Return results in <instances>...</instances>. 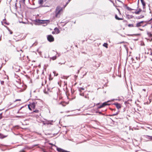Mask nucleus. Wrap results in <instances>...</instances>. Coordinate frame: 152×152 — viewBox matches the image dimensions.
Here are the masks:
<instances>
[{
	"mask_svg": "<svg viewBox=\"0 0 152 152\" xmlns=\"http://www.w3.org/2000/svg\"><path fill=\"white\" fill-rule=\"evenodd\" d=\"M62 8L59 6L57 7L55 11V16L56 17H59L60 13L62 12Z\"/></svg>",
	"mask_w": 152,
	"mask_h": 152,
	"instance_id": "f257e3e1",
	"label": "nucleus"
},
{
	"mask_svg": "<svg viewBox=\"0 0 152 152\" xmlns=\"http://www.w3.org/2000/svg\"><path fill=\"white\" fill-rule=\"evenodd\" d=\"M35 22L36 23H41V24H45L46 26L48 23L50 22V20H40L39 19H36L35 20Z\"/></svg>",
	"mask_w": 152,
	"mask_h": 152,
	"instance_id": "f03ea898",
	"label": "nucleus"
},
{
	"mask_svg": "<svg viewBox=\"0 0 152 152\" xmlns=\"http://www.w3.org/2000/svg\"><path fill=\"white\" fill-rule=\"evenodd\" d=\"M37 101H40L41 100L40 99H38L37 100H35L32 103L29 104L32 108H33V109H34L36 106V104H37L38 102Z\"/></svg>",
	"mask_w": 152,
	"mask_h": 152,
	"instance_id": "7ed1b4c3",
	"label": "nucleus"
},
{
	"mask_svg": "<svg viewBox=\"0 0 152 152\" xmlns=\"http://www.w3.org/2000/svg\"><path fill=\"white\" fill-rule=\"evenodd\" d=\"M48 40L50 42H52L54 41V38L51 35H48L47 37Z\"/></svg>",
	"mask_w": 152,
	"mask_h": 152,
	"instance_id": "20e7f679",
	"label": "nucleus"
},
{
	"mask_svg": "<svg viewBox=\"0 0 152 152\" xmlns=\"http://www.w3.org/2000/svg\"><path fill=\"white\" fill-rule=\"evenodd\" d=\"M146 21H142L140 22H139L136 24V27H139L142 26V24L144 23H146Z\"/></svg>",
	"mask_w": 152,
	"mask_h": 152,
	"instance_id": "39448f33",
	"label": "nucleus"
},
{
	"mask_svg": "<svg viewBox=\"0 0 152 152\" xmlns=\"http://www.w3.org/2000/svg\"><path fill=\"white\" fill-rule=\"evenodd\" d=\"M113 104L118 109H119L121 107V105L120 104L116 103H114Z\"/></svg>",
	"mask_w": 152,
	"mask_h": 152,
	"instance_id": "423d86ee",
	"label": "nucleus"
},
{
	"mask_svg": "<svg viewBox=\"0 0 152 152\" xmlns=\"http://www.w3.org/2000/svg\"><path fill=\"white\" fill-rule=\"evenodd\" d=\"M46 1H38V3L41 4L42 6L44 7H47V5H43L42 4L44 3V1L45 2Z\"/></svg>",
	"mask_w": 152,
	"mask_h": 152,
	"instance_id": "0eeeda50",
	"label": "nucleus"
},
{
	"mask_svg": "<svg viewBox=\"0 0 152 152\" xmlns=\"http://www.w3.org/2000/svg\"><path fill=\"white\" fill-rule=\"evenodd\" d=\"M112 3H113V5L114 6L116 7H119V5H118V4L117 3V2H116V1H115V3H114L113 2V1H110Z\"/></svg>",
	"mask_w": 152,
	"mask_h": 152,
	"instance_id": "6e6552de",
	"label": "nucleus"
},
{
	"mask_svg": "<svg viewBox=\"0 0 152 152\" xmlns=\"http://www.w3.org/2000/svg\"><path fill=\"white\" fill-rule=\"evenodd\" d=\"M144 16L143 15H140V16L137 17H136V18L137 19H139L140 18H143L144 17Z\"/></svg>",
	"mask_w": 152,
	"mask_h": 152,
	"instance_id": "1a4fd4ad",
	"label": "nucleus"
},
{
	"mask_svg": "<svg viewBox=\"0 0 152 152\" xmlns=\"http://www.w3.org/2000/svg\"><path fill=\"white\" fill-rule=\"evenodd\" d=\"M115 18L116 19L119 20H123V18H120L118 17V16L116 15H115Z\"/></svg>",
	"mask_w": 152,
	"mask_h": 152,
	"instance_id": "9d476101",
	"label": "nucleus"
},
{
	"mask_svg": "<svg viewBox=\"0 0 152 152\" xmlns=\"http://www.w3.org/2000/svg\"><path fill=\"white\" fill-rule=\"evenodd\" d=\"M6 137H7L6 136H4L3 135L1 134H0V138H1L3 139V138H4Z\"/></svg>",
	"mask_w": 152,
	"mask_h": 152,
	"instance_id": "9b49d317",
	"label": "nucleus"
},
{
	"mask_svg": "<svg viewBox=\"0 0 152 152\" xmlns=\"http://www.w3.org/2000/svg\"><path fill=\"white\" fill-rule=\"evenodd\" d=\"M147 34L148 36H149V37H152V34H151L150 32H149L148 31H147Z\"/></svg>",
	"mask_w": 152,
	"mask_h": 152,
	"instance_id": "f8f14e48",
	"label": "nucleus"
},
{
	"mask_svg": "<svg viewBox=\"0 0 152 152\" xmlns=\"http://www.w3.org/2000/svg\"><path fill=\"white\" fill-rule=\"evenodd\" d=\"M54 30L56 31H57L56 34H58L60 32V31L57 28H55L54 29Z\"/></svg>",
	"mask_w": 152,
	"mask_h": 152,
	"instance_id": "ddd939ff",
	"label": "nucleus"
},
{
	"mask_svg": "<svg viewBox=\"0 0 152 152\" xmlns=\"http://www.w3.org/2000/svg\"><path fill=\"white\" fill-rule=\"evenodd\" d=\"M126 9L128 10H129V11H131V10H134V9H133L131 8H130V7H128V6H127L126 7Z\"/></svg>",
	"mask_w": 152,
	"mask_h": 152,
	"instance_id": "4468645a",
	"label": "nucleus"
},
{
	"mask_svg": "<svg viewBox=\"0 0 152 152\" xmlns=\"http://www.w3.org/2000/svg\"><path fill=\"white\" fill-rule=\"evenodd\" d=\"M143 7H144L145 5V3L144 2V1H140Z\"/></svg>",
	"mask_w": 152,
	"mask_h": 152,
	"instance_id": "2eb2a0df",
	"label": "nucleus"
},
{
	"mask_svg": "<svg viewBox=\"0 0 152 152\" xmlns=\"http://www.w3.org/2000/svg\"><path fill=\"white\" fill-rule=\"evenodd\" d=\"M119 112V111H118L117 112L115 113H114V114H113V115H110V116H115V115H117L118 114Z\"/></svg>",
	"mask_w": 152,
	"mask_h": 152,
	"instance_id": "dca6fc26",
	"label": "nucleus"
},
{
	"mask_svg": "<svg viewBox=\"0 0 152 152\" xmlns=\"http://www.w3.org/2000/svg\"><path fill=\"white\" fill-rule=\"evenodd\" d=\"M107 45H108L107 44V43H104L103 45V46L104 47L106 48H107V47H108Z\"/></svg>",
	"mask_w": 152,
	"mask_h": 152,
	"instance_id": "f3484780",
	"label": "nucleus"
},
{
	"mask_svg": "<svg viewBox=\"0 0 152 152\" xmlns=\"http://www.w3.org/2000/svg\"><path fill=\"white\" fill-rule=\"evenodd\" d=\"M39 111L38 110H35L33 111V113H39Z\"/></svg>",
	"mask_w": 152,
	"mask_h": 152,
	"instance_id": "a211bd4d",
	"label": "nucleus"
},
{
	"mask_svg": "<svg viewBox=\"0 0 152 152\" xmlns=\"http://www.w3.org/2000/svg\"><path fill=\"white\" fill-rule=\"evenodd\" d=\"M102 105H103V106L104 107L105 106L108 105V104H107V102H105L103 103L102 104Z\"/></svg>",
	"mask_w": 152,
	"mask_h": 152,
	"instance_id": "6ab92c4d",
	"label": "nucleus"
},
{
	"mask_svg": "<svg viewBox=\"0 0 152 152\" xmlns=\"http://www.w3.org/2000/svg\"><path fill=\"white\" fill-rule=\"evenodd\" d=\"M103 107H104V106H103V105H102V104L100 105L99 106H98V109H100Z\"/></svg>",
	"mask_w": 152,
	"mask_h": 152,
	"instance_id": "aec40b11",
	"label": "nucleus"
},
{
	"mask_svg": "<svg viewBox=\"0 0 152 152\" xmlns=\"http://www.w3.org/2000/svg\"><path fill=\"white\" fill-rule=\"evenodd\" d=\"M70 1H68L66 3V4L64 6V8L68 4L69 2Z\"/></svg>",
	"mask_w": 152,
	"mask_h": 152,
	"instance_id": "412c9836",
	"label": "nucleus"
},
{
	"mask_svg": "<svg viewBox=\"0 0 152 152\" xmlns=\"http://www.w3.org/2000/svg\"><path fill=\"white\" fill-rule=\"evenodd\" d=\"M84 88L82 87L80 88L79 89V91L80 92H81L82 90H84Z\"/></svg>",
	"mask_w": 152,
	"mask_h": 152,
	"instance_id": "4be33fe9",
	"label": "nucleus"
},
{
	"mask_svg": "<svg viewBox=\"0 0 152 152\" xmlns=\"http://www.w3.org/2000/svg\"><path fill=\"white\" fill-rule=\"evenodd\" d=\"M56 58V56H54L52 57L51 59H52L53 60H55Z\"/></svg>",
	"mask_w": 152,
	"mask_h": 152,
	"instance_id": "5701e85b",
	"label": "nucleus"
},
{
	"mask_svg": "<svg viewBox=\"0 0 152 152\" xmlns=\"http://www.w3.org/2000/svg\"><path fill=\"white\" fill-rule=\"evenodd\" d=\"M128 26L129 27H133L134 26V25L133 24H130L128 25Z\"/></svg>",
	"mask_w": 152,
	"mask_h": 152,
	"instance_id": "b1692460",
	"label": "nucleus"
},
{
	"mask_svg": "<svg viewBox=\"0 0 152 152\" xmlns=\"http://www.w3.org/2000/svg\"><path fill=\"white\" fill-rule=\"evenodd\" d=\"M147 137H148V139H150L151 140H152V136H147Z\"/></svg>",
	"mask_w": 152,
	"mask_h": 152,
	"instance_id": "393cba45",
	"label": "nucleus"
},
{
	"mask_svg": "<svg viewBox=\"0 0 152 152\" xmlns=\"http://www.w3.org/2000/svg\"><path fill=\"white\" fill-rule=\"evenodd\" d=\"M28 108L30 110H31V107L30 105L29 104L28 105Z\"/></svg>",
	"mask_w": 152,
	"mask_h": 152,
	"instance_id": "a878e982",
	"label": "nucleus"
},
{
	"mask_svg": "<svg viewBox=\"0 0 152 152\" xmlns=\"http://www.w3.org/2000/svg\"><path fill=\"white\" fill-rule=\"evenodd\" d=\"M136 14H139V12L138 11L136 10L134 12Z\"/></svg>",
	"mask_w": 152,
	"mask_h": 152,
	"instance_id": "bb28decb",
	"label": "nucleus"
},
{
	"mask_svg": "<svg viewBox=\"0 0 152 152\" xmlns=\"http://www.w3.org/2000/svg\"><path fill=\"white\" fill-rule=\"evenodd\" d=\"M84 96L85 98H87L88 99L89 97H88V95H84V96Z\"/></svg>",
	"mask_w": 152,
	"mask_h": 152,
	"instance_id": "cd10ccee",
	"label": "nucleus"
},
{
	"mask_svg": "<svg viewBox=\"0 0 152 152\" xmlns=\"http://www.w3.org/2000/svg\"><path fill=\"white\" fill-rule=\"evenodd\" d=\"M80 96H84V95H85V94L84 93H80Z\"/></svg>",
	"mask_w": 152,
	"mask_h": 152,
	"instance_id": "c85d7f7f",
	"label": "nucleus"
},
{
	"mask_svg": "<svg viewBox=\"0 0 152 152\" xmlns=\"http://www.w3.org/2000/svg\"><path fill=\"white\" fill-rule=\"evenodd\" d=\"M53 73L54 74L55 76H57L58 75V74H56V72L55 71L53 72Z\"/></svg>",
	"mask_w": 152,
	"mask_h": 152,
	"instance_id": "c756f323",
	"label": "nucleus"
},
{
	"mask_svg": "<svg viewBox=\"0 0 152 152\" xmlns=\"http://www.w3.org/2000/svg\"><path fill=\"white\" fill-rule=\"evenodd\" d=\"M53 73L54 74L55 76H57L58 75V74H56V72L55 71L53 72Z\"/></svg>",
	"mask_w": 152,
	"mask_h": 152,
	"instance_id": "7c9ffc66",
	"label": "nucleus"
},
{
	"mask_svg": "<svg viewBox=\"0 0 152 152\" xmlns=\"http://www.w3.org/2000/svg\"><path fill=\"white\" fill-rule=\"evenodd\" d=\"M53 73L54 74L55 76H57L58 75V74H56V72L55 71L53 72Z\"/></svg>",
	"mask_w": 152,
	"mask_h": 152,
	"instance_id": "2f4dec72",
	"label": "nucleus"
},
{
	"mask_svg": "<svg viewBox=\"0 0 152 152\" xmlns=\"http://www.w3.org/2000/svg\"><path fill=\"white\" fill-rule=\"evenodd\" d=\"M4 82L3 81H1V85H3L4 84Z\"/></svg>",
	"mask_w": 152,
	"mask_h": 152,
	"instance_id": "473e14b6",
	"label": "nucleus"
},
{
	"mask_svg": "<svg viewBox=\"0 0 152 152\" xmlns=\"http://www.w3.org/2000/svg\"><path fill=\"white\" fill-rule=\"evenodd\" d=\"M25 1L23 0V1H20V3H24Z\"/></svg>",
	"mask_w": 152,
	"mask_h": 152,
	"instance_id": "72a5a7b5",
	"label": "nucleus"
},
{
	"mask_svg": "<svg viewBox=\"0 0 152 152\" xmlns=\"http://www.w3.org/2000/svg\"><path fill=\"white\" fill-rule=\"evenodd\" d=\"M22 116L16 115V116H15V117H16V118H21Z\"/></svg>",
	"mask_w": 152,
	"mask_h": 152,
	"instance_id": "f704fd0d",
	"label": "nucleus"
},
{
	"mask_svg": "<svg viewBox=\"0 0 152 152\" xmlns=\"http://www.w3.org/2000/svg\"><path fill=\"white\" fill-rule=\"evenodd\" d=\"M136 59L137 60H140V57H136Z\"/></svg>",
	"mask_w": 152,
	"mask_h": 152,
	"instance_id": "c9c22d12",
	"label": "nucleus"
},
{
	"mask_svg": "<svg viewBox=\"0 0 152 152\" xmlns=\"http://www.w3.org/2000/svg\"><path fill=\"white\" fill-rule=\"evenodd\" d=\"M9 31L10 32V34H12V32L10 29H9Z\"/></svg>",
	"mask_w": 152,
	"mask_h": 152,
	"instance_id": "e433bc0d",
	"label": "nucleus"
},
{
	"mask_svg": "<svg viewBox=\"0 0 152 152\" xmlns=\"http://www.w3.org/2000/svg\"><path fill=\"white\" fill-rule=\"evenodd\" d=\"M2 113L0 114V119H1L2 118Z\"/></svg>",
	"mask_w": 152,
	"mask_h": 152,
	"instance_id": "4c0bfd02",
	"label": "nucleus"
},
{
	"mask_svg": "<svg viewBox=\"0 0 152 152\" xmlns=\"http://www.w3.org/2000/svg\"><path fill=\"white\" fill-rule=\"evenodd\" d=\"M146 23H145V25H144L143 26H142L143 27H145V26H146L147 25V21H146Z\"/></svg>",
	"mask_w": 152,
	"mask_h": 152,
	"instance_id": "58836bf2",
	"label": "nucleus"
},
{
	"mask_svg": "<svg viewBox=\"0 0 152 152\" xmlns=\"http://www.w3.org/2000/svg\"><path fill=\"white\" fill-rule=\"evenodd\" d=\"M22 107H21L19 110L18 111V112H17V113H20V110L22 108Z\"/></svg>",
	"mask_w": 152,
	"mask_h": 152,
	"instance_id": "ea45409f",
	"label": "nucleus"
},
{
	"mask_svg": "<svg viewBox=\"0 0 152 152\" xmlns=\"http://www.w3.org/2000/svg\"><path fill=\"white\" fill-rule=\"evenodd\" d=\"M21 101V99H17L15 100V101H14V102H15L16 101Z\"/></svg>",
	"mask_w": 152,
	"mask_h": 152,
	"instance_id": "a19ab883",
	"label": "nucleus"
},
{
	"mask_svg": "<svg viewBox=\"0 0 152 152\" xmlns=\"http://www.w3.org/2000/svg\"><path fill=\"white\" fill-rule=\"evenodd\" d=\"M40 115V113H39V115H37L36 116V117L37 118V117H39V115Z\"/></svg>",
	"mask_w": 152,
	"mask_h": 152,
	"instance_id": "79ce46f5",
	"label": "nucleus"
},
{
	"mask_svg": "<svg viewBox=\"0 0 152 152\" xmlns=\"http://www.w3.org/2000/svg\"><path fill=\"white\" fill-rule=\"evenodd\" d=\"M20 70V69H17V70L15 71L16 72H18Z\"/></svg>",
	"mask_w": 152,
	"mask_h": 152,
	"instance_id": "37998d69",
	"label": "nucleus"
},
{
	"mask_svg": "<svg viewBox=\"0 0 152 152\" xmlns=\"http://www.w3.org/2000/svg\"><path fill=\"white\" fill-rule=\"evenodd\" d=\"M133 35H139V34H133ZM129 36H132V34H131V35H128Z\"/></svg>",
	"mask_w": 152,
	"mask_h": 152,
	"instance_id": "c03bdc74",
	"label": "nucleus"
},
{
	"mask_svg": "<svg viewBox=\"0 0 152 152\" xmlns=\"http://www.w3.org/2000/svg\"><path fill=\"white\" fill-rule=\"evenodd\" d=\"M141 11H142V10L140 9H139V10H138V11L139 12V13L140 12H141Z\"/></svg>",
	"mask_w": 152,
	"mask_h": 152,
	"instance_id": "a18cd8bd",
	"label": "nucleus"
},
{
	"mask_svg": "<svg viewBox=\"0 0 152 152\" xmlns=\"http://www.w3.org/2000/svg\"><path fill=\"white\" fill-rule=\"evenodd\" d=\"M49 144L50 145H53V146H55V145H53V144L52 143H49Z\"/></svg>",
	"mask_w": 152,
	"mask_h": 152,
	"instance_id": "49530a36",
	"label": "nucleus"
},
{
	"mask_svg": "<svg viewBox=\"0 0 152 152\" xmlns=\"http://www.w3.org/2000/svg\"><path fill=\"white\" fill-rule=\"evenodd\" d=\"M81 68L79 70H78L77 72V73H79V72H80V70L81 69Z\"/></svg>",
	"mask_w": 152,
	"mask_h": 152,
	"instance_id": "de8ad7c7",
	"label": "nucleus"
},
{
	"mask_svg": "<svg viewBox=\"0 0 152 152\" xmlns=\"http://www.w3.org/2000/svg\"><path fill=\"white\" fill-rule=\"evenodd\" d=\"M19 152H25V151L23 150H22Z\"/></svg>",
	"mask_w": 152,
	"mask_h": 152,
	"instance_id": "09e8293b",
	"label": "nucleus"
},
{
	"mask_svg": "<svg viewBox=\"0 0 152 152\" xmlns=\"http://www.w3.org/2000/svg\"><path fill=\"white\" fill-rule=\"evenodd\" d=\"M110 109L111 110H116V109H111L110 108Z\"/></svg>",
	"mask_w": 152,
	"mask_h": 152,
	"instance_id": "8fccbe9b",
	"label": "nucleus"
},
{
	"mask_svg": "<svg viewBox=\"0 0 152 152\" xmlns=\"http://www.w3.org/2000/svg\"><path fill=\"white\" fill-rule=\"evenodd\" d=\"M117 1L118 2H121H121H121V1L118 0V1Z\"/></svg>",
	"mask_w": 152,
	"mask_h": 152,
	"instance_id": "3c124183",
	"label": "nucleus"
},
{
	"mask_svg": "<svg viewBox=\"0 0 152 152\" xmlns=\"http://www.w3.org/2000/svg\"><path fill=\"white\" fill-rule=\"evenodd\" d=\"M142 90H143V91H146V90H145V89H142Z\"/></svg>",
	"mask_w": 152,
	"mask_h": 152,
	"instance_id": "603ef678",
	"label": "nucleus"
},
{
	"mask_svg": "<svg viewBox=\"0 0 152 152\" xmlns=\"http://www.w3.org/2000/svg\"><path fill=\"white\" fill-rule=\"evenodd\" d=\"M127 103V102L126 101V102H125L124 103L125 104H126Z\"/></svg>",
	"mask_w": 152,
	"mask_h": 152,
	"instance_id": "864d4df0",
	"label": "nucleus"
},
{
	"mask_svg": "<svg viewBox=\"0 0 152 152\" xmlns=\"http://www.w3.org/2000/svg\"><path fill=\"white\" fill-rule=\"evenodd\" d=\"M52 33L53 34H55V32H54V31H53V32H52Z\"/></svg>",
	"mask_w": 152,
	"mask_h": 152,
	"instance_id": "5fc2aeb1",
	"label": "nucleus"
},
{
	"mask_svg": "<svg viewBox=\"0 0 152 152\" xmlns=\"http://www.w3.org/2000/svg\"><path fill=\"white\" fill-rule=\"evenodd\" d=\"M150 55L152 56V52H151V53L150 54Z\"/></svg>",
	"mask_w": 152,
	"mask_h": 152,
	"instance_id": "6e6d98bb",
	"label": "nucleus"
},
{
	"mask_svg": "<svg viewBox=\"0 0 152 152\" xmlns=\"http://www.w3.org/2000/svg\"><path fill=\"white\" fill-rule=\"evenodd\" d=\"M2 66H1L0 67V69H1V68L2 67Z\"/></svg>",
	"mask_w": 152,
	"mask_h": 152,
	"instance_id": "4d7b16f0",
	"label": "nucleus"
},
{
	"mask_svg": "<svg viewBox=\"0 0 152 152\" xmlns=\"http://www.w3.org/2000/svg\"><path fill=\"white\" fill-rule=\"evenodd\" d=\"M74 67V66H70L69 67Z\"/></svg>",
	"mask_w": 152,
	"mask_h": 152,
	"instance_id": "13d9d810",
	"label": "nucleus"
},
{
	"mask_svg": "<svg viewBox=\"0 0 152 152\" xmlns=\"http://www.w3.org/2000/svg\"><path fill=\"white\" fill-rule=\"evenodd\" d=\"M139 29L141 31L142 30V29Z\"/></svg>",
	"mask_w": 152,
	"mask_h": 152,
	"instance_id": "bf43d9fd",
	"label": "nucleus"
},
{
	"mask_svg": "<svg viewBox=\"0 0 152 152\" xmlns=\"http://www.w3.org/2000/svg\"><path fill=\"white\" fill-rule=\"evenodd\" d=\"M99 113H101V112H99Z\"/></svg>",
	"mask_w": 152,
	"mask_h": 152,
	"instance_id": "052dcab7",
	"label": "nucleus"
},
{
	"mask_svg": "<svg viewBox=\"0 0 152 152\" xmlns=\"http://www.w3.org/2000/svg\"><path fill=\"white\" fill-rule=\"evenodd\" d=\"M59 64H61V63H59Z\"/></svg>",
	"mask_w": 152,
	"mask_h": 152,
	"instance_id": "680f3d73",
	"label": "nucleus"
},
{
	"mask_svg": "<svg viewBox=\"0 0 152 152\" xmlns=\"http://www.w3.org/2000/svg\"><path fill=\"white\" fill-rule=\"evenodd\" d=\"M20 113H23L22 112H20Z\"/></svg>",
	"mask_w": 152,
	"mask_h": 152,
	"instance_id": "e2e57ef3",
	"label": "nucleus"
},
{
	"mask_svg": "<svg viewBox=\"0 0 152 152\" xmlns=\"http://www.w3.org/2000/svg\"><path fill=\"white\" fill-rule=\"evenodd\" d=\"M150 13H151V11H150Z\"/></svg>",
	"mask_w": 152,
	"mask_h": 152,
	"instance_id": "0e129e2a",
	"label": "nucleus"
},
{
	"mask_svg": "<svg viewBox=\"0 0 152 152\" xmlns=\"http://www.w3.org/2000/svg\"><path fill=\"white\" fill-rule=\"evenodd\" d=\"M151 28H152V25L151 26Z\"/></svg>",
	"mask_w": 152,
	"mask_h": 152,
	"instance_id": "69168bd1",
	"label": "nucleus"
},
{
	"mask_svg": "<svg viewBox=\"0 0 152 152\" xmlns=\"http://www.w3.org/2000/svg\"><path fill=\"white\" fill-rule=\"evenodd\" d=\"M11 103H10V105H11Z\"/></svg>",
	"mask_w": 152,
	"mask_h": 152,
	"instance_id": "338daca9",
	"label": "nucleus"
},
{
	"mask_svg": "<svg viewBox=\"0 0 152 152\" xmlns=\"http://www.w3.org/2000/svg\"><path fill=\"white\" fill-rule=\"evenodd\" d=\"M151 61H152V59H151Z\"/></svg>",
	"mask_w": 152,
	"mask_h": 152,
	"instance_id": "774afa93",
	"label": "nucleus"
}]
</instances>
